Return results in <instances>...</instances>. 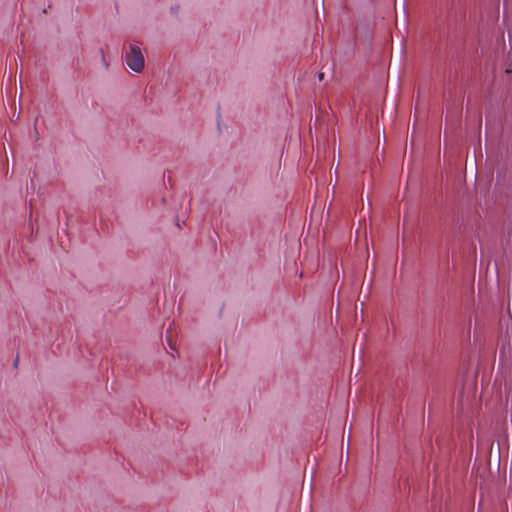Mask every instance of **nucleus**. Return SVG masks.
Here are the masks:
<instances>
[{"label": "nucleus", "instance_id": "7ed1b4c3", "mask_svg": "<svg viewBox=\"0 0 512 512\" xmlns=\"http://www.w3.org/2000/svg\"><path fill=\"white\" fill-rule=\"evenodd\" d=\"M318 78H319V80H323V78H324V73H322V72H321V73H319V74H318Z\"/></svg>", "mask_w": 512, "mask_h": 512}, {"label": "nucleus", "instance_id": "f03ea898", "mask_svg": "<svg viewBox=\"0 0 512 512\" xmlns=\"http://www.w3.org/2000/svg\"><path fill=\"white\" fill-rule=\"evenodd\" d=\"M100 54H101V60H102V63H103V65H104L105 69H108V67H109V63L106 61L105 56H104V53H103V51H102V50L100 51Z\"/></svg>", "mask_w": 512, "mask_h": 512}, {"label": "nucleus", "instance_id": "f257e3e1", "mask_svg": "<svg viewBox=\"0 0 512 512\" xmlns=\"http://www.w3.org/2000/svg\"><path fill=\"white\" fill-rule=\"evenodd\" d=\"M127 66L134 72L140 73L145 66V59L138 43H129L124 56Z\"/></svg>", "mask_w": 512, "mask_h": 512}]
</instances>
